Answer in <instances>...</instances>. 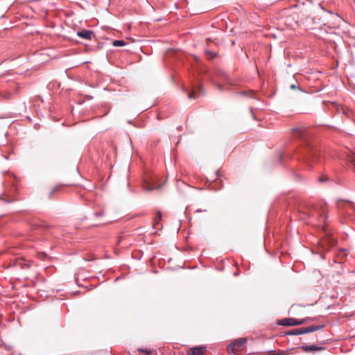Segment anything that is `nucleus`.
<instances>
[{
	"instance_id": "f257e3e1",
	"label": "nucleus",
	"mask_w": 355,
	"mask_h": 355,
	"mask_svg": "<svg viewBox=\"0 0 355 355\" xmlns=\"http://www.w3.org/2000/svg\"><path fill=\"white\" fill-rule=\"evenodd\" d=\"M324 327V325H312L307 327L292 329L286 333V335L295 336L307 333H311L317 330H320Z\"/></svg>"
},
{
	"instance_id": "f03ea898",
	"label": "nucleus",
	"mask_w": 355,
	"mask_h": 355,
	"mask_svg": "<svg viewBox=\"0 0 355 355\" xmlns=\"http://www.w3.org/2000/svg\"><path fill=\"white\" fill-rule=\"evenodd\" d=\"M313 319L311 318H306L302 320L295 318H284L281 320L278 324L282 326H297L306 324L309 321H313Z\"/></svg>"
},
{
	"instance_id": "7ed1b4c3",
	"label": "nucleus",
	"mask_w": 355,
	"mask_h": 355,
	"mask_svg": "<svg viewBox=\"0 0 355 355\" xmlns=\"http://www.w3.org/2000/svg\"><path fill=\"white\" fill-rule=\"evenodd\" d=\"M247 343V339L245 338H241L237 340H235L229 347L235 352H240L243 349V346Z\"/></svg>"
},
{
	"instance_id": "20e7f679",
	"label": "nucleus",
	"mask_w": 355,
	"mask_h": 355,
	"mask_svg": "<svg viewBox=\"0 0 355 355\" xmlns=\"http://www.w3.org/2000/svg\"><path fill=\"white\" fill-rule=\"evenodd\" d=\"M205 94V91L201 86L198 87V89H195L193 88L188 94V97L189 99H196L199 96H203Z\"/></svg>"
},
{
	"instance_id": "39448f33",
	"label": "nucleus",
	"mask_w": 355,
	"mask_h": 355,
	"mask_svg": "<svg viewBox=\"0 0 355 355\" xmlns=\"http://www.w3.org/2000/svg\"><path fill=\"white\" fill-rule=\"evenodd\" d=\"M318 157V151L317 149L311 148L309 150L308 155L306 156V161L309 164L311 163H314L316 162V159Z\"/></svg>"
},
{
	"instance_id": "423d86ee",
	"label": "nucleus",
	"mask_w": 355,
	"mask_h": 355,
	"mask_svg": "<svg viewBox=\"0 0 355 355\" xmlns=\"http://www.w3.org/2000/svg\"><path fill=\"white\" fill-rule=\"evenodd\" d=\"M205 347L202 346L195 347L189 349L188 351V355H205Z\"/></svg>"
},
{
	"instance_id": "0eeeda50",
	"label": "nucleus",
	"mask_w": 355,
	"mask_h": 355,
	"mask_svg": "<svg viewBox=\"0 0 355 355\" xmlns=\"http://www.w3.org/2000/svg\"><path fill=\"white\" fill-rule=\"evenodd\" d=\"M94 33L92 31H82L77 33V35L87 40H91Z\"/></svg>"
},
{
	"instance_id": "6e6552de",
	"label": "nucleus",
	"mask_w": 355,
	"mask_h": 355,
	"mask_svg": "<svg viewBox=\"0 0 355 355\" xmlns=\"http://www.w3.org/2000/svg\"><path fill=\"white\" fill-rule=\"evenodd\" d=\"M302 349L305 352H309L312 351H320L324 348L322 347H317L315 345H303L302 346Z\"/></svg>"
},
{
	"instance_id": "1a4fd4ad",
	"label": "nucleus",
	"mask_w": 355,
	"mask_h": 355,
	"mask_svg": "<svg viewBox=\"0 0 355 355\" xmlns=\"http://www.w3.org/2000/svg\"><path fill=\"white\" fill-rule=\"evenodd\" d=\"M306 130L304 128H295L293 129V135L296 137H302Z\"/></svg>"
},
{
	"instance_id": "9d476101",
	"label": "nucleus",
	"mask_w": 355,
	"mask_h": 355,
	"mask_svg": "<svg viewBox=\"0 0 355 355\" xmlns=\"http://www.w3.org/2000/svg\"><path fill=\"white\" fill-rule=\"evenodd\" d=\"M161 220H162V213H161V211H158L156 212L155 216L153 218V227L154 228H157V225L160 223Z\"/></svg>"
},
{
	"instance_id": "9b49d317",
	"label": "nucleus",
	"mask_w": 355,
	"mask_h": 355,
	"mask_svg": "<svg viewBox=\"0 0 355 355\" xmlns=\"http://www.w3.org/2000/svg\"><path fill=\"white\" fill-rule=\"evenodd\" d=\"M328 243L329 245V246H333L336 244V242L334 239H330V238H328V239H325L324 240H322L320 243H321V246L322 248H325V250H327V248H325V245L326 243Z\"/></svg>"
},
{
	"instance_id": "f8f14e48",
	"label": "nucleus",
	"mask_w": 355,
	"mask_h": 355,
	"mask_svg": "<svg viewBox=\"0 0 355 355\" xmlns=\"http://www.w3.org/2000/svg\"><path fill=\"white\" fill-rule=\"evenodd\" d=\"M302 307H304V306L300 304H295L291 306L290 311L293 313H297L299 311V309Z\"/></svg>"
},
{
	"instance_id": "ddd939ff",
	"label": "nucleus",
	"mask_w": 355,
	"mask_h": 355,
	"mask_svg": "<svg viewBox=\"0 0 355 355\" xmlns=\"http://www.w3.org/2000/svg\"><path fill=\"white\" fill-rule=\"evenodd\" d=\"M6 197H7V195L6 193H4V194L0 196V200L4 201L6 202H8V203L12 202L15 201L14 199H12V198H6Z\"/></svg>"
},
{
	"instance_id": "4468645a",
	"label": "nucleus",
	"mask_w": 355,
	"mask_h": 355,
	"mask_svg": "<svg viewBox=\"0 0 355 355\" xmlns=\"http://www.w3.org/2000/svg\"><path fill=\"white\" fill-rule=\"evenodd\" d=\"M112 44L114 46H123L125 43L123 40H114L113 41Z\"/></svg>"
},
{
	"instance_id": "2eb2a0df",
	"label": "nucleus",
	"mask_w": 355,
	"mask_h": 355,
	"mask_svg": "<svg viewBox=\"0 0 355 355\" xmlns=\"http://www.w3.org/2000/svg\"><path fill=\"white\" fill-rule=\"evenodd\" d=\"M139 351L141 352H144L148 355H150L152 353V352L150 349H139Z\"/></svg>"
},
{
	"instance_id": "dca6fc26",
	"label": "nucleus",
	"mask_w": 355,
	"mask_h": 355,
	"mask_svg": "<svg viewBox=\"0 0 355 355\" xmlns=\"http://www.w3.org/2000/svg\"><path fill=\"white\" fill-rule=\"evenodd\" d=\"M325 211H325V209H322V211L320 213V217H321V218H324V220H325V219H326V216H325Z\"/></svg>"
},
{
	"instance_id": "f3484780",
	"label": "nucleus",
	"mask_w": 355,
	"mask_h": 355,
	"mask_svg": "<svg viewBox=\"0 0 355 355\" xmlns=\"http://www.w3.org/2000/svg\"><path fill=\"white\" fill-rule=\"evenodd\" d=\"M206 53H207V55H210L211 58H214L216 57V53H214V52L207 51Z\"/></svg>"
},
{
	"instance_id": "a211bd4d",
	"label": "nucleus",
	"mask_w": 355,
	"mask_h": 355,
	"mask_svg": "<svg viewBox=\"0 0 355 355\" xmlns=\"http://www.w3.org/2000/svg\"><path fill=\"white\" fill-rule=\"evenodd\" d=\"M38 255H39V257L41 259H44L46 257V254L44 252H42V253L39 254Z\"/></svg>"
},
{
	"instance_id": "6ab92c4d",
	"label": "nucleus",
	"mask_w": 355,
	"mask_h": 355,
	"mask_svg": "<svg viewBox=\"0 0 355 355\" xmlns=\"http://www.w3.org/2000/svg\"><path fill=\"white\" fill-rule=\"evenodd\" d=\"M290 87H291V89H296V88H297V87H296L295 85H291Z\"/></svg>"
},
{
	"instance_id": "aec40b11",
	"label": "nucleus",
	"mask_w": 355,
	"mask_h": 355,
	"mask_svg": "<svg viewBox=\"0 0 355 355\" xmlns=\"http://www.w3.org/2000/svg\"><path fill=\"white\" fill-rule=\"evenodd\" d=\"M326 179L323 178H320V182H322V181H324Z\"/></svg>"
},
{
	"instance_id": "412c9836",
	"label": "nucleus",
	"mask_w": 355,
	"mask_h": 355,
	"mask_svg": "<svg viewBox=\"0 0 355 355\" xmlns=\"http://www.w3.org/2000/svg\"><path fill=\"white\" fill-rule=\"evenodd\" d=\"M352 164L354 165V166L355 167V160H352Z\"/></svg>"
},
{
	"instance_id": "4be33fe9",
	"label": "nucleus",
	"mask_w": 355,
	"mask_h": 355,
	"mask_svg": "<svg viewBox=\"0 0 355 355\" xmlns=\"http://www.w3.org/2000/svg\"><path fill=\"white\" fill-rule=\"evenodd\" d=\"M57 189H58V188H57V187H56V188H54V189L52 190L51 193H53L55 191H56Z\"/></svg>"
}]
</instances>
